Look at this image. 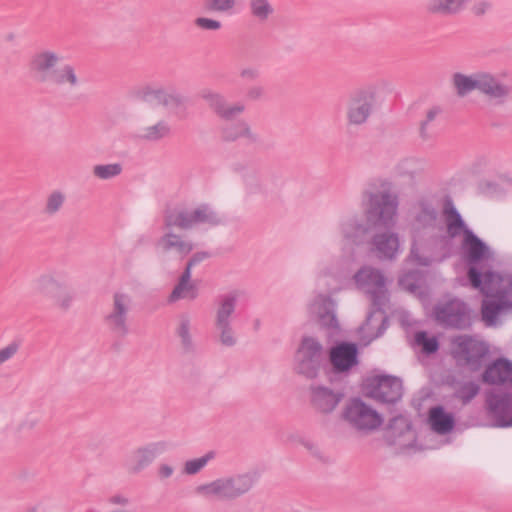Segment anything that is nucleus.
Returning a JSON list of instances; mask_svg holds the SVG:
<instances>
[{"label": "nucleus", "mask_w": 512, "mask_h": 512, "mask_svg": "<svg viewBox=\"0 0 512 512\" xmlns=\"http://www.w3.org/2000/svg\"><path fill=\"white\" fill-rule=\"evenodd\" d=\"M446 214V231L451 239H454L462 234L465 235V230H471L465 224L461 214L456 208L451 207L445 210Z\"/></svg>", "instance_id": "nucleus-36"}, {"label": "nucleus", "mask_w": 512, "mask_h": 512, "mask_svg": "<svg viewBox=\"0 0 512 512\" xmlns=\"http://www.w3.org/2000/svg\"><path fill=\"white\" fill-rule=\"evenodd\" d=\"M15 39H16V35H15L14 33H8V34H6V36H5V40H6L7 42H14V41H15Z\"/></svg>", "instance_id": "nucleus-63"}, {"label": "nucleus", "mask_w": 512, "mask_h": 512, "mask_svg": "<svg viewBox=\"0 0 512 512\" xmlns=\"http://www.w3.org/2000/svg\"><path fill=\"white\" fill-rule=\"evenodd\" d=\"M197 297L198 288L195 283H177L169 295L168 301L173 303L180 299L194 300Z\"/></svg>", "instance_id": "nucleus-40"}, {"label": "nucleus", "mask_w": 512, "mask_h": 512, "mask_svg": "<svg viewBox=\"0 0 512 512\" xmlns=\"http://www.w3.org/2000/svg\"><path fill=\"white\" fill-rule=\"evenodd\" d=\"M194 24L197 28L206 31H218L222 28V23L219 20L208 17H197Z\"/></svg>", "instance_id": "nucleus-54"}, {"label": "nucleus", "mask_w": 512, "mask_h": 512, "mask_svg": "<svg viewBox=\"0 0 512 512\" xmlns=\"http://www.w3.org/2000/svg\"><path fill=\"white\" fill-rule=\"evenodd\" d=\"M170 133L169 123L164 119H160L154 124L139 123L134 127L133 136L141 141L157 142L168 137Z\"/></svg>", "instance_id": "nucleus-26"}, {"label": "nucleus", "mask_w": 512, "mask_h": 512, "mask_svg": "<svg viewBox=\"0 0 512 512\" xmlns=\"http://www.w3.org/2000/svg\"><path fill=\"white\" fill-rule=\"evenodd\" d=\"M174 469L168 464H161L158 468V475L161 479H167L172 476Z\"/></svg>", "instance_id": "nucleus-61"}, {"label": "nucleus", "mask_w": 512, "mask_h": 512, "mask_svg": "<svg viewBox=\"0 0 512 512\" xmlns=\"http://www.w3.org/2000/svg\"><path fill=\"white\" fill-rule=\"evenodd\" d=\"M202 99L206 101L209 108L221 119L231 121L238 115L244 113L246 107L242 102L229 103L226 98L217 92L203 91Z\"/></svg>", "instance_id": "nucleus-20"}, {"label": "nucleus", "mask_w": 512, "mask_h": 512, "mask_svg": "<svg viewBox=\"0 0 512 512\" xmlns=\"http://www.w3.org/2000/svg\"><path fill=\"white\" fill-rule=\"evenodd\" d=\"M203 5L208 12L230 14L234 11L237 0H204Z\"/></svg>", "instance_id": "nucleus-45"}, {"label": "nucleus", "mask_w": 512, "mask_h": 512, "mask_svg": "<svg viewBox=\"0 0 512 512\" xmlns=\"http://www.w3.org/2000/svg\"><path fill=\"white\" fill-rule=\"evenodd\" d=\"M492 9V3L489 0H478L473 3L471 12L477 16H484Z\"/></svg>", "instance_id": "nucleus-56"}, {"label": "nucleus", "mask_w": 512, "mask_h": 512, "mask_svg": "<svg viewBox=\"0 0 512 512\" xmlns=\"http://www.w3.org/2000/svg\"><path fill=\"white\" fill-rule=\"evenodd\" d=\"M487 298L510 300L512 295V276L510 274L482 270L481 285L475 287Z\"/></svg>", "instance_id": "nucleus-14"}, {"label": "nucleus", "mask_w": 512, "mask_h": 512, "mask_svg": "<svg viewBox=\"0 0 512 512\" xmlns=\"http://www.w3.org/2000/svg\"><path fill=\"white\" fill-rule=\"evenodd\" d=\"M412 229L415 233L423 231L442 230L439 211L436 204L428 199L421 198L412 207Z\"/></svg>", "instance_id": "nucleus-13"}, {"label": "nucleus", "mask_w": 512, "mask_h": 512, "mask_svg": "<svg viewBox=\"0 0 512 512\" xmlns=\"http://www.w3.org/2000/svg\"><path fill=\"white\" fill-rule=\"evenodd\" d=\"M368 394L382 403H395L402 397V382L393 376L374 377L368 385Z\"/></svg>", "instance_id": "nucleus-15"}, {"label": "nucleus", "mask_w": 512, "mask_h": 512, "mask_svg": "<svg viewBox=\"0 0 512 512\" xmlns=\"http://www.w3.org/2000/svg\"><path fill=\"white\" fill-rule=\"evenodd\" d=\"M238 297V292L234 291L223 295L218 299L214 323H232V319L236 312Z\"/></svg>", "instance_id": "nucleus-32"}, {"label": "nucleus", "mask_w": 512, "mask_h": 512, "mask_svg": "<svg viewBox=\"0 0 512 512\" xmlns=\"http://www.w3.org/2000/svg\"><path fill=\"white\" fill-rule=\"evenodd\" d=\"M260 76V71L256 67H245L240 71V77L244 80L254 81Z\"/></svg>", "instance_id": "nucleus-57"}, {"label": "nucleus", "mask_w": 512, "mask_h": 512, "mask_svg": "<svg viewBox=\"0 0 512 512\" xmlns=\"http://www.w3.org/2000/svg\"><path fill=\"white\" fill-rule=\"evenodd\" d=\"M163 226L180 230L194 228L193 209L180 208L166 213Z\"/></svg>", "instance_id": "nucleus-33"}, {"label": "nucleus", "mask_w": 512, "mask_h": 512, "mask_svg": "<svg viewBox=\"0 0 512 512\" xmlns=\"http://www.w3.org/2000/svg\"><path fill=\"white\" fill-rule=\"evenodd\" d=\"M509 307H512L511 300L487 298L483 300L481 306V315L486 325L491 326L496 323L499 313Z\"/></svg>", "instance_id": "nucleus-35"}, {"label": "nucleus", "mask_w": 512, "mask_h": 512, "mask_svg": "<svg viewBox=\"0 0 512 512\" xmlns=\"http://www.w3.org/2000/svg\"><path fill=\"white\" fill-rule=\"evenodd\" d=\"M469 0H427L426 12L433 16L450 17L463 12Z\"/></svg>", "instance_id": "nucleus-28"}, {"label": "nucleus", "mask_w": 512, "mask_h": 512, "mask_svg": "<svg viewBox=\"0 0 512 512\" xmlns=\"http://www.w3.org/2000/svg\"><path fill=\"white\" fill-rule=\"evenodd\" d=\"M310 310L317 316L321 326L333 330L339 328L335 314V302L329 296L318 295L310 305Z\"/></svg>", "instance_id": "nucleus-23"}, {"label": "nucleus", "mask_w": 512, "mask_h": 512, "mask_svg": "<svg viewBox=\"0 0 512 512\" xmlns=\"http://www.w3.org/2000/svg\"><path fill=\"white\" fill-rule=\"evenodd\" d=\"M376 105V88L372 86L355 90L346 106V120L349 126L359 127L366 124Z\"/></svg>", "instance_id": "nucleus-8"}, {"label": "nucleus", "mask_w": 512, "mask_h": 512, "mask_svg": "<svg viewBox=\"0 0 512 512\" xmlns=\"http://www.w3.org/2000/svg\"><path fill=\"white\" fill-rule=\"evenodd\" d=\"M440 113V109L438 107H433L429 109L426 113L424 120L421 121L419 127V135L422 140H428L431 137V132L429 129V124L433 122L436 116Z\"/></svg>", "instance_id": "nucleus-51"}, {"label": "nucleus", "mask_w": 512, "mask_h": 512, "mask_svg": "<svg viewBox=\"0 0 512 512\" xmlns=\"http://www.w3.org/2000/svg\"><path fill=\"white\" fill-rule=\"evenodd\" d=\"M194 227L200 224L217 226L222 223L221 216L209 205L202 204L193 209Z\"/></svg>", "instance_id": "nucleus-38"}, {"label": "nucleus", "mask_w": 512, "mask_h": 512, "mask_svg": "<svg viewBox=\"0 0 512 512\" xmlns=\"http://www.w3.org/2000/svg\"><path fill=\"white\" fill-rule=\"evenodd\" d=\"M256 483L254 472L233 473L196 486L195 493L210 502H233L250 493Z\"/></svg>", "instance_id": "nucleus-2"}, {"label": "nucleus", "mask_w": 512, "mask_h": 512, "mask_svg": "<svg viewBox=\"0 0 512 512\" xmlns=\"http://www.w3.org/2000/svg\"><path fill=\"white\" fill-rule=\"evenodd\" d=\"M477 91L496 105L504 104L510 94L509 86L489 72H478Z\"/></svg>", "instance_id": "nucleus-18"}, {"label": "nucleus", "mask_w": 512, "mask_h": 512, "mask_svg": "<svg viewBox=\"0 0 512 512\" xmlns=\"http://www.w3.org/2000/svg\"><path fill=\"white\" fill-rule=\"evenodd\" d=\"M325 363L326 353L322 343L315 337L304 336L295 353V372L307 379H315Z\"/></svg>", "instance_id": "nucleus-5"}, {"label": "nucleus", "mask_w": 512, "mask_h": 512, "mask_svg": "<svg viewBox=\"0 0 512 512\" xmlns=\"http://www.w3.org/2000/svg\"><path fill=\"white\" fill-rule=\"evenodd\" d=\"M435 319L445 327L465 330L472 325V313L462 300L452 299L439 303L434 309Z\"/></svg>", "instance_id": "nucleus-9"}, {"label": "nucleus", "mask_w": 512, "mask_h": 512, "mask_svg": "<svg viewBox=\"0 0 512 512\" xmlns=\"http://www.w3.org/2000/svg\"><path fill=\"white\" fill-rule=\"evenodd\" d=\"M309 393L313 409L324 415L335 411L344 399V392L341 389H333L324 385H311Z\"/></svg>", "instance_id": "nucleus-16"}, {"label": "nucleus", "mask_w": 512, "mask_h": 512, "mask_svg": "<svg viewBox=\"0 0 512 512\" xmlns=\"http://www.w3.org/2000/svg\"><path fill=\"white\" fill-rule=\"evenodd\" d=\"M411 429V424L402 415L396 416L390 420L388 425V430L392 433L394 437H400L404 433L409 432Z\"/></svg>", "instance_id": "nucleus-50"}, {"label": "nucleus", "mask_w": 512, "mask_h": 512, "mask_svg": "<svg viewBox=\"0 0 512 512\" xmlns=\"http://www.w3.org/2000/svg\"><path fill=\"white\" fill-rule=\"evenodd\" d=\"M374 251L380 259H393L399 250V238L394 232L376 233L372 238Z\"/></svg>", "instance_id": "nucleus-27"}, {"label": "nucleus", "mask_w": 512, "mask_h": 512, "mask_svg": "<svg viewBox=\"0 0 512 512\" xmlns=\"http://www.w3.org/2000/svg\"><path fill=\"white\" fill-rule=\"evenodd\" d=\"M358 289L369 296L373 307H386L389 302L386 278L382 271L372 267L363 266L353 276Z\"/></svg>", "instance_id": "nucleus-7"}, {"label": "nucleus", "mask_w": 512, "mask_h": 512, "mask_svg": "<svg viewBox=\"0 0 512 512\" xmlns=\"http://www.w3.org/2000/svg\"><path fill=\"white\" fill-rule=\"evenodd\" d=\"M422 169V161L414 158H407L400 161L397 170L402 175H414Z\"/></svg>", "instance_id": "nucleus-52"}, {"label": "nucleus", "mask_w": 512, "mask_h": 512, "mask_svg": "<svg viewBox=\"0 0 512 512\" xmlns=\"http://www.w3.org/2000/svg\"><path fill=\"white\" fill-rule=\"evenodd\" d=\"M40 419L34 413L26 414L18 423L17 431L20 433H27L34 431L39 425Z\"/></svg>", "instance_id": "nucleus-53"}, {"label": "nucleus", "mask_w": 512, "mask_h": 512, "mask_svg": "<svg viewBox=\"0 0 512 512\" xmlns=\"http://www.w3.org/2000/svg\"><path fill=\"white\" fill-rule=\"evenodd\" d=\"M192 268L193 266H190L189 263H186V267L182 272L181 276L179 277L178 283H193L191 281Z\"/></svg>", "instance_id": "nucleus-62"}, {"label": "nucleus", "mask_w": 512, "mask_h": 512, "mask_svg": "<svg viewBox=\"0 0 512 512\" xmlns=\"http://www.w3.org/2000/svg\"><path fill=\"white\" fill-rule=\"evenodd\" d=\"M415 342L422 347L426 354L435 353L439 348L438 340L435 337H428L424 331L416 333Z\"/></svg>", "instance_id": "nucleus-49"}, {"label": "nucleus", "mask_w": 512, "mask_h": 512, "mask_svg": "<svg viewBox=\"0 0 512 512\" xmlns=\"http://www.w3.org/2000/svg\"><path fill=\"white\" fill-rule=\"evenodd\" d=\"M480 391V386L473 382H463L460 383L454 393V396L459 399L462 404L466 405L474 399Z\"/></svg>", "instance_id": "nucleus-42"}, {"label": "nucleus", "mask_w": 512, "mask_h": 512, "mask_svg": "<svg viewBox=\"0 0 512 512\" xmlns=\"http://www.w3.org/2000/svg\"><path fill=\"white\" fill-rule=\"evenodd\" d=\"M264 95V88L259 85H254L248 88L246 97L251 101H257Z\"/></svg>", "instance_id": "nucleus-59"}, {"label": "nucleus", "mask_w": 512, "mask_h": 512, "mask_svg": "<svg viewBox=\"0 0 512 512\" xmlns=\"http://www.w3.org/2000/svg\"><path fill=\"white\" fill-rule=\"evenodd\" d=\"M251 17L259 23H266L275 13L271 0H248Z\"/></svg>", "instance_id": "nucleus-37"}, {"label": "nucleus", "mask_w": 512, "mask_h": 512, "mask_svg": "<svg viewBox=\"0 0 512 512\" xmlns=\"http://www.w3.org/2000/svg\"><path fill=\"white\" fill-rule=\"evenodd\" d=\"M166 449L163 442L149 443L138 447L125 462V469L129 475H137L151 465Z\"/></svg>", "instance_id": "nucleus-17"}, {"label": "nucleus", "mask_w": 512, "mask_h": 512, "mask_svg": "<svg viewBox=\"0 0 512 512\" xmlns=\"http://www.w3.org/2000/svg\"><path fill=\"white\" fill-rule=\"evenodd\" d=\"M191 320L187 314H182L179 317V323L176 333L181 339V344L185 350H191L193 347L192 336L190 334Z\"/></svg>", "instance_id": "nucleus-43"}, {"label": "nucleus", "mask_w": 512, "mask_h": 512, "mask_svg": "<svg viewBox=\"0 0 512 512\" xmlns=\"http://www.w3.org/2000/svg\"><path fill=\"white\" fill-rule=\"evenodd\" d=\"M233 170L242 177L246 187L251 191L260 188L258 174L255 170L240 163L235 164Z\"/></svg>", "instance_id": "nucleus-44"}, {"label": "nucleus", "mask_w": 512, "mask_h": 512, "mask_svg": "<svg viewBox=\"0 0 512 512\" xmlns=\"http://www.w3.org/2000/svg\"><path fill=\"white\" fill-rule=\"evenodd\" d=\"M214 327L218 334L219 342L226 347H232L236 344L237 339L232 327V323H214Z\"/></svg>", "instance_id": "nucleus-46"}, {"label": "nucleus", "mask_w": 512, "mask_h": 512, "mask_svg": "<svg viewBox=\"0 0 512 512\" xmlns=\"http://www.w3.org/2000/svg\"><path fill=\"white\" fill-rule=\"evenodd\" d=\"M20 344L18 342H11L7 346L0 349V367L6 362L10 361L19 351Z\"/></svg>", "instance_id": "nucleus-55"}, {"label": "nucleus", "mask_w": 512, "mask_h": 512, "mask_svg": "<svg viewBox=\"0 0 512 512\" xmlns=\"http://www.w3.org/2000/svg\"><path fill=\"white\" fill-rule=\"evenodd\" d=\"M132 296L124 291H117L112 296V302L105 322L110 331L117 337H125L129 333L128 317L132 309Z\"/></svg>", "instance_id": "nucleus-10"}, {"label": "nucleus", "mask_w": 512, "mask_h": 512, "mask_svg": "<svg viewBox=\"0 0 512 512\" xmlns=\"http://www.w3.org/2000/svg\"><path fill=\"white\" fill-rule=\"evenodd\" d=\"M452 83L459 97H464L473 90H477L478 72L471 75L455 73L452 77Z\"/></svg>", "instance_id": "nucleus-39"}, {"label": "nucleus", "mask_w": 512, "mask_h": 512, "mask_svg": "<svg viewBox=\"0 0 512 512\" xmlns=\"http://www.w3.org/2000/svg\"><path fill=\"white\" fill-rule=\"evenodd\" d=\"M50 84L68 90H74L82 85V79L77 73L76 68L72 64L66 63L58 66Z\"/></svg>", "instance_id": "nucleus-31"}, {"label": "nucleus", "mask_w": 512, "mask_h": 512, "mask_svg": "<svg viewBox=\"0 0 512 512\" xmlns=\"http://www.w3.org/2000/svg\"><path fill=\"white\" fill-rule=\"evenodd\" d=\"M209 257H210V254L208 252H205V251L196 252L188 260L187 263H189L190 266L194 267V266L198 265L199 263H201L202 261H204L205 259H207Z\"/></svg>", "instance_id": "nucleus-60"}, {"label": "nucleus", "mask_w": 512, "mask_h": 512, "mask_svg": "<svg viewBox=\"0 0 512 512\" xmlns=\"http://www.w3.org/2000/svg\"><path fill=\"white\" fill-rule=\"evenodd\" d=\"M486 408L495 426L512 427V394H490L486 399Z\"/></svg>", "instance_id": "nucleus-19"}, {"label": "nucleus", "mask_w": 512, "mask_h": 512, "mask_svg": "<svg viewBox=\"0 0 512 512\" xmlns=\"http://www.w3.org/2000/svg\"><path fill=\"white\" fill-rule=\"evenodd\" d=\"M108 502L111 505L120 506L122 508H125L126 506H128L130 504V499L121 493H117V494L110 496L108 499Z\"/></svg>", "instance_id": "nucleus-58"}, {"label": "nucleus", "mask_w": 512, "mask_h": 512, "mask_svg": "<svg viewBox=\"0 0 512 512\" xmlns=\"http://www.w3.org/2000/svg\"><path fill=\"white\" fill-rule=\"evenodd\" d=\"M340 418L350 428L366 434L375 431L383 423L382 415L358 397L351 398L345 403Z\"/></svg>", "instance_id": "nucleus-6"}, {"label": "nucleus", "mask_w": 512, "mask_h": 512, "mask_svg": "<svg viewBox=\"0 0 512 512\" xmlns=\"http://www.w3.org/2000/svg\"><path fill=\"white\" fill-rule=\"evenodd\" d=\"M428 422L431 429L439 434H449L455 426V419L451 413H447L442 406L432 407L429 410Z\"/></svg>", "instance_id": "nucleus-29"}, {"label": "nucleus", "mask_w": 512, "mask_h": 512, "mask_svg": "<svg viewBox=\"0 0 512 512\" xmlns=\"http://www.w3.org/2000/svg\"><path fill=\"white\" fill-rule=\"evenodd\" d=\"M144 99L148 102H155L166 107H178L184 102L183 97L179 93L163 88L145 89Z\"/></svg>", "instance_id": "nucleus-34"}, {"label": "nucleus", "mask_w": 512, "mask_h": 512, "mask_svg": "<svg viewBox=\"0 0 512 512\" xmlns=\"http://www.w3.org/2000/svg\"><path fill=\"white\" fill-rule=\"evenodd\" d=\"M365 197L366 226L350 219L342 224V233L346 241L355 245L363 242L370 229L392 228L397 219L399 196L391 182L384 181L376 191H368Z\"/></svg>", "instance_id": "nucleus-1"}, {"label": "nucleus", "mask_w": 512, "mask_h": 512, "mask_svg": "<svg viewBox=\"0 0 512 512\" xmlns=\"http://www.w3.org/2000/svg\"><path fill=\"white\" fill-rule=\"evenodd\" d=\"M214 457H215V452L209 451L202 457L188 460L185 462L183 471L187 475L197 474L207 465V463L210 460L214 459Z\"/></svg>", "instance_id": "nucleus-48"}, {"label": "nucleus", "mask_w": 512, "mask_h": 512, "mask_svg": "<svg viewBox=\"0 0 512 512\" xmlns=\"http://www.w3.org/2000/svg\"><path fill=\"white\" fill-rule=\"evenodd\" d=\"M34 292L61 312H67L74 303V292L68 287L61 275L48 271L39 275L33 282Z\"/></svg>", "instance_id": "nucleus-4"}, {"label": "nucleus", "mask_w": 512, "mask_h": 512, "mask_svg": "<svg viewBox=\"0 0 512 512\" xmlns=\"http://www.w3.org/2000/svg\"><path fill=\"white\" fill-rule=\"evenodd\" d=\"M63 57L60 53L43 49L35 52L28 64L33 78L42 84H50Z\"/></svg>", "instance_id": "nucleus-12"}, {"label": "nucleus", "mask_w": 512, "mask_h": 512, "mask_svg": "<svg viewBox=\"0 0 512 512\" xmlns=\"http://www.w3.org/2000/svg\"><path fill=\"white\" fill-rule=\"evenodd\" d=\"M384 308L374 307V310L368 314L365 322L360 327V332L368 342L380 337L387 329L388 318L385 315Z\"/></svg>", "instance_id": "nucleus-25"}, {"label": "nucleus", "mask_w": 512, "mask_h": 512, "mask_svg": "<svg viewBox=\"0 0 512 512\" xmlns=\"http://www.w3.org/2000/svg\"><path fill=\"white\" fill-rule=\"evenodd\" d=\"M221 135L223 140L227 142H234L240 138L253 143L258 140V135L253 132L251 126L245 120L224 125L221 129Z\"/></svg>", "instance_id": "nucleus-30"}, {"label": "nucleus", "mask_w": 512, "mask_h": 512, "mask_svg": "<svg viewBox=\"0 0 512 512\" xmlns=\"http://www.w3.org/2000/svg\"><path fill=\"white\" fill-rule=\"evenodd\" d=\"M194 244L186 236L178 234L175 229L163 226L162 235L155 242V250L162 256L183 260L194 250Z\"/></svg>", "instance_id": "nucleus-11"}, {"label": "nucleus", "mask_w": 512, "mask_h": 512, "mask_svg": "<svg viewBox=\"0 0 512 512\" xmlns=\"http://www.w3.org/2000/svg\"><path fill=\"white\" fill-rule=\"evenodd\" d=\"M66 200V196L62 191L55 190L51 192L46 199L44 213L46 215L52 216L60 211L64 202Z\"/></svg>", "instance_id": "nucleus-47"}, {"label": "nucleus", "mask_w": 512, "mask_h": 512, "mask_svg": "<svg viewBox=\"0 0 512 512\" xmlns=\"http://www.w3.org/2000/svg\"><path fill=\"white\" fill-rule=\"evenodd\" d=\"M357 353L354 343L342 342L330 349L329 360L336 372H344L358 363Z\"/></svg>", "instance_id": "nucleus-21"}, {"label": "nucleus", "mask_w": 512, "mask_h": 512, "mask_svg": "<svg viewBox=\"0 0 512 512\" xmlns=\"http://www.w3.org/2000/svg\"><path fill=\"white\" fill-rule=\"evenodd\" d=\"M123 171L120 163L98 164L92 169L93 176L99 180H110L119 176Z\"/></svg>", "instance_id": "nucleus-41"}, {"label": "nucleus", "mask_w": 512, "mask_h": 512, "mask_svg": "<svg viewBox=\"0 0 512 512\" xmlns=\"http://www.w3.org/2000/svg\"><path fill=\"white\" fill-rule=\"evenodd\" d=\"M460 249L464 261L469 266L468 279L472 287H479L482 270L485 269V264L493 259V252L472 230H465Z\"/></svg>", "instance_id": "nucleus-3"}, {"label": "nucleus", "mask_w": 512, "mask_h": 512, "mask_svg": "<svg viewBox=\"0 0 512 512\" xmlns=\"http://www.w3.org/2000/svg\"><path fill=\"white\" fill-rule=\"evenodd\" d=\"M453 344L468 364H473L488 353V346L470 335H459L453 339Z\"/></svg>", "instance_id": "nucleus-22"}, {"label": "nucleus", "mask_w": 512, "mask_h": 512, "mask_svg": "<svg viewBox=\"0 0 512 512\" xmlns=\"http://www.w3.org/2000/svg\"><path fill=\"white\" fill-rule=\"evenodd\" d=\"M110 512H134L133 510L126 509V508H116L111 510Z\"/></svg>", "instance_id": "nucleus-64"}, {"label": "nucleus", "mask_w": 512, "mask_h": 512, "mask_svg": "<svg viewBox=\"0 0 512 512\" xmlns=\"http://www.w3.org/2000/svg\"><path fill=\"white\" fill-rule=\"evenodd\" d=\"M482 381L490 385H512V362L507 358L494 360L483 372Z\"/></svg>", "instance_id": "nucleus-24"}]
</instances>
